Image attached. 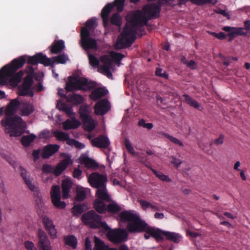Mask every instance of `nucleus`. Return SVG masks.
<instances>
[{"instance_id": "2f4dec72", "label": "nucleus", "mask_w": 250, "mask_h": 250, "mask_svg": "<svg viewBox=\"0 0 250 250\" xmlns=\"http://www.w3.org/2000/svg\"><path fill=\"white\" fill-rule=\"evenodd\" d=\"M36 136L33 134L29 135H24L21 138V143L24 146H29L31 143L36 138Z\"/></svg>"}, {"instance_id": "4be33fe9", "label": "nucleus", "mask_w": 250, "mask_h": 250, "mask_svg": "<svg viewBox=\"0 0 250 250\" xmlns=\"http://www.w3.org/2000/svg\"><path fill=\"white\" fill-rule=\"evenodd\" d=\"M145 232L150 234L151 236L153 237L158 242L162 241L164 239V231L160 229H156L148 225Z\"/></svg>"}, {"instance_id": "a211bd4d", "label": "nucleus", "mask_w": 250, "mask_h": 250, "mask_svg": "<svg viewBox=\"0 0 250 250\" xmlns=\"http://www.w3.org/2000/svg\"><path fill=\"white\" fill-rule=\"evenodd\" d=\"M60 146L58 145H47L45 146L41 151V156L43 159H48L56 153Z\"/></svg>"}, {"instance_id": "774afa93", "label": "nucleus", "mask_w": 250, "mask_h": 250, "mask_svg": "<svg viewBox=\"0 0 250 250\" xmlns=\"http://www.w3.org/2000/svg\"><path fill=\"white\" fill-rule=\"evenodd\" d=\"M82 174V171L79 168H76L73 171V176L75 178L79 179Z\"/></svg>"}, {"instance_id": "09e8293b", "label": "nucleus", "mask_w": 250, "mask_h": 250, "mask_svg": "<svg viewBox=\"0 0 250 250\" xmlns=\"http://www.w3.org/2000/svg\"><path fill=\"white\" fill-rule=\"evenodd\" d=\"M88 59L90 64L93 67H97L100 64L99 60L92 54H88Z\"/></svg>"}, {"instance_id": "37998d69", "label": "nucleus", "mask_w": 250, "mask_h": 250, "mask_svg": "<svg viewBox=\"0 0 250 250\" xmlns=\"http://www.w3.org/2000/svg\"><path fill=\"white\" fill-rule=\"evenodd\" d=\"M110 56L112 59V62H120L125 57L123 54L120 53H116L114 52H111L110 54Z\"/></svg>"}, {"instance_id": "6e6552de", "label": "nucleus", "mask_w": 250, "mask_h": 250, "mask_svg": "<svg viewBox=\"0 0 250 250\" xmlns=\"http://www.w3.org/2000/svg\"><path fill=\"white\" fill-rule=\"evenodd\" d=\"M102 217L94 210H90L84 213L82 216L83 222L92 229H102L105 231L109 229L105 222L101 221Z\"/></svg>"}, {"instance_id": "052dcab7", "label": "nucleus", "mask_w": 250, "mask_h": 250, "mask_svg": "<svg viewBox=\"0 0 250 250\" xmlns=\"http://www.w3.org/2000/svg\"><path fill=\"white\" fill-rule=\"evenodd\" d=\"M125 145L129 152H130V153H131L132 154H135V150H134L133 147H132L129 140L127 138H125Z\"/></svg>"}, {"instance_id": "69168bd1", "label": "nucleus", "mask_w": 250, "mask_h": 250, "mask_svg": "<svg viewBox=\"0 0 250 250\" xmlns=\"http://www.w3.org/2000/svg\"><path fill=\"white\" fill-rule=\"evenodd\" d=\"M210 35L216 37L219 40H224L226 38V35L223 32H219L218 33H216L215 32H210Z\"/></svg>"}, {"instance_id": "49530a36", "label": "nucleus", "mask_w": 250, "mask_h": 250, "mask_svg": "<svg viewBox=\"0 0 250 250\" xmlns=\"http://www.w3.org/2000/svg\"><path fill=\"white\" fill-rule=\"evenodd\" d=\"M83 207H84V205H79L74 206L72 208L73 214L75 216H78L81 214L84 210Z\"/></svg>"}, {"instance_id": "c9c22d12", "label": "nucleus", "mask_w": 250, "mask_h": 250, "mask_svg": "<svg viewBox=\"0 0 250 250\" xmlns=\"http://www.w3.org/2000/svg\"><path fill=\"white\" fill-rule=\"evenodd\" d=\"M94 242L95 243L94 250H106L107 246L104 242L96 236L94 237Z\"/></svg>"}, {"instance_id": "338daca9", "label": "nucleus", "mask_w": 250, "mask_h": 250, "mask_svg": "<svg viewBox=\"0 0 250 250\" xmlns=\"http://www.w3.org/2000/svg\"><path fill=\"white\" fill-rule=\"evenodd\" d=\"M138 201L143 210H145L148 208V204H149V202L141 199H138Z\"/></svg>"}, {"instance_id": "f3484780", "label": "nucleus", "mask_w": 250, "mask_h": 250, "mask_svg": "<svg viewBox=\"0 0 250 250\" xmlns=\"http://www.w3.org/2000/svg\"><path fill=\"white\" fill-rule=\"evenodd\" d=\"M223 30L228 33V36L229 37V42H231L236 37L238 36H246L247 32L244 31L243 28L231 27L230 26H224L222 28Z\"/></svg>"}, {"instance_id": "680f3d73", "label": "nucleus", "mask_w": 250, "mask_h": 250, "mask_svg": "<svg viewBox=\"0 0 250 250\" xmlns=\"http://www.w3.org/2000/svg\"><path fill=\"white\" fill-rule=\"evenodd\" d=\"M138 125L141 126H143L144 128H146L148 129H150L153 127V124L152 123H145V121L144 119H141L138 122Z\"/></svg>"}, {"instance_id": "cd10ccee", "label": "nucleus", "mask_w": 250, "mask_h": 250, "mask_svg": "<svg viewBox=\"0 0 250 250\" xmlns=\"http://www.w3.org/2000/svg\"><path fill=\"white\" fill-rule=\"evenodd\" d=\"M96 195L98 198V199L101 201H105L106 202L110 201V197L107 193L106 186L97 189Z\"/></svg>"}, {"instance_id": "9d476101", "label": "nucleus", "mask_w": 250, "mask_h": 250, "mask_svg": "<svg viewBox=\"0 0 250 250\" xmlns=\"http://www.w3.org/2000/svg\"><path fill=\"white\" fill-rule=\"evenodd\" d=\"M107 237L109 240L115 244H119L125 241L127 237V234L125 229H109L107 230Z\"/></svg>"}, {"instance_id": "423d86ee", "label": "nucleus", "mask_w": 250, "mask_h": 250, "mask_svg": "<svg viewBox=\"0 0 250 250\" xmlns=\"http://www.w3.org/2000/svg\"><path fill=\"white\" fill-rule=\"evenodd\" d=\"M120 221H128L127 229L131 232H141L146 231L148 224L140 216L131 211H124L119 215Z\"/></svg>"}, {"instance_id": "f8f14e48", "label": "nucleus", "mask_w": 250, "mask_h": 250, "mask_svg": "<svg viewBox=\"0 0 250 250\" xmlns=\"http://www.w3.org/2000/svg\"><path fill=\"white\" fill-rule=\"evenodd\" d=\"M44 211H42V210L39 211V215L42 219L46 230L48 232L51 238L55 239L57 237V229H55V226L54 225L53 221L47 216L44 215Z\"/></svg>"}, {"instance_id": "4468645a", "label": "nucleus", "mask_w": 250, "mask_h": 250, "mask_svg": "<svg viewBox=\"0 0 250 250\" xmlns=\"http://www.w3.org/2000/svg\"><path fill=\"white\" fill-rule=\"evenodd\" d=\"M87 110H79L80 117L83 123L84 129L88 132L92 131L96 124L91 116L87 113Z\"/></svg>"}, {"instance_id": "a19ab883", "label": "nucleus", "mask_w": 250, "mask_h": 250, "mask_svg": "<svg viewBox=\"0 0 250 250\" xmlns=\"http://www.w3.org/2000/svg\"><path fill=\"white\" fill-rule=\"evenodd\" d=\"M151 170L154 173V174L160 180L163 181L171 182V179L169 178L168 176H167L162 172L157 171L152 168H150Z\"/></svg>"}, {"instance_id": "a18cd8bd", "label": "nucleus", "mask_w": 250, "mask_h": 250, "mask_svg": "<svg viewBox=\"0 0 250 250\" xmlns=\"http://www.w3.org/2000/svg\"><path fill=\"white\" fill-rule=\"evenodd\" d=\"M54 135L57 137L58 140L61 141H66L69 138V135L67 133L61 131H55L54 132Z\"/></svg>"}, {"instance_id": "3c124183", "label": "nucleus", "mask_w": 250, "mask_h": 250, "mask_svg": "<svg viewBox=\"0 0 250 250\" xmlns=\"http://www.w3.org/2000/svg\"><path fill=\"white\" fill-rule=\"evenodd\" d=\"M166 138L168 139L171 142L175 144L178 145L180 146H183L184 145L179 139L170 136V135L164 133L163 134Z\"/></svg>"}, {"instance_id": "6e6d98bb", "label": "nucleus", "mask_w": 250, "mask_h": 250, "mask_svg": "<svg viewBox=\"0 0 250 250\" xmlns=\"http://www.w3.org/2000/svg\"><path fill=\"white\" fill-rule=\"evenodd\" d=\"M42 170L44 173H53L54 174V168L48 164H44L42 167Z\"/></svg>"}, {"instance_id": "bb28decb", "label": "nucleus", "mask_w": 250, "mask_h": 250, "mask_svg": "<svg viewBox=\"0 0 250 250\" xmlns=\"http://www.w3.org/2000/svg\"><path fill=\"white\" fill-rule=\"evenodd\" d=\"M33 191H34L35 201L38 207V209H37L38 213H39V211L41 210H42V211H44V212H45L46 209L44 207L41 193L38 190L36 189V188Z\"/></svg>"}, {"instance_id": "f257e3e1", "label": "nucleus", "mask_w": 250, "mask_h": 250, "mask_svg": "<svg viewBox=\"0 0 250 250\" xmlns=\"http://www.w3.org/2000/svg\"><path fill=\"white\" fill-rule=\"evenodd\" d=\"M94 82L88 81L83 77L70 76L68 81L66 83L65 89L67 92L77 90H82L84 91L92 90L89 97V98L96 101L105 96L108 93V90L104 87H98Z\"/></svg>"}, {"instance_id": "9b49d317", "label": "nucleus", "mask_w": 250, "mask_h": 250, "mask_svg": "<svg viewBox=\"0 0 250 250\" xmlns=\"http://www.w3.org/2000/svg\"><path fill=\"white\" fill-rule=\"evenodd\" d=\"M88 181L92 187L98 189L106 186L107 179L106 176L94 172L89 176Z\"/></svg>"}, {"instance_id": "5701e85b", "label": "nucleus", "mask_w": 250, "mask_h": 250, "mask_svg": "<svg viewBox=\"0 0 250 250\" xmlns=\"http://www.w3.org/2000/svg\"><path fill=\"white\" fill-rule=\"evenodd\" d=\"M64 42L63 40L54 41L49 47L52 54H57L62 52L64 48Z\"/></svg>"}, {"instance_id": "dca6fc26", "label": "nucleus", "mask_w": 250, "mask_h": 250, "mask_svg": "<svg viewBox=\"0 0 250 250\" xmlns=\"http://www.w3.org/2000/svg\"><path fill=\"white\" fill-rule=\"evenodd\" d=\"M38 248L40 250H46L51 249L50 241L46 233L42 229L38 230Z\"/></svg>"}, {"instance_id": "79ce46f5", "label": "nucleus", "mask_w": 250, "mask_h": 250, "mask_svg": "<svg viewBox=\"0 0 250 250\" xmlns=\"http://www.w3.org/2000/svg\"><path fill=\"white\" fill-rule=\"evenodd\" d=\"M33 77L30 75H27L24 78L22 85H24L25 89L30 88L33 83Z\"/></svg>"}, {"instance_id": "c85d7f7f", "label": "nucleus", "mask_w": 250, "mask_h": 250, "mask_svg": "<svg viewBox=\"0 0 250 250\" xmlns=\"http://www.w3.org/2000/svg\"><path fill=\"white\" fill-rule=\"evenodd\" d=\"M111 104L106 98L98 100L94 106V109H110Z\"/></svg>"}, {"instance_id": "e2e57ef3", "label": "nucleus", "mask_w": 250, "mask_h": 250, "mask_svg": "<svg viewBox=\"0 0 250 250\" xmlns=\"http://www.w3.org/2000/svg\"><path fill=\"white\" fill-rule=\"evenodd\" d=\"M171 161H170V163L172 164H173L177 168H178L182 163V161L181 160L176 158L174 156H171Z\"/></svg>"}, {"instance_id": "72a5a7b5", "label": "nucleus", "mask_w": 250, "mask_h": 250, "mask_svg": "<svg viewBox=\"0 0 250 250\" xmlns=\"http://www.w3.org/2000/svg\"><path fill=\"white\" fill-rule=\"evenodd\" d=\"M110 22L112 24L120 27L122 23V18L118 13H115L110 18Z\"/></svg>"}, {"instance_id": "603ef678", "label": "nucleus", "mask_w": 250, "mask_h": 250, "mask_svg": "<svg viewBox=\"0 0 250 250\" xmlns=\"http://www.w3.org/2000/svg\"><path fill=\"white\" fill-rule=\"evenodd\" d=\"M192 3L197 5H202L207 3H215L217 0H191Z\"/></svg>"}, {"instance_id": "e433bc0d", "label": "nucleus", "mask_w": 250, "mask_h": 250, "mask_svg": "<svg viewBox=\"0 0 250 250\" xmlns=\"http://www.w3.org/2000/svg\"><path fill=\"white\" fill-rule=\"evenodd\" d=\"M164 235L166 236L167 238L175 243H178L180 241V236L178 234L174 232H170L168 231H164Z\"/></svg>"}, {"instance_id": "4d7b16f0", "label": "nucleus", "mask_w": 250, "mask_h": 250, "mask_svg": "<svg viewBox=\"0 0 250 250\" xmlns=\"http://www.w3.org/2000/svg\"><path fill=\"white\" fill-rule=\"evenodd\" d=\"M156 75L165 78L166 79H168V75L167 74L166 71H163L160 68H156L155 71Z\"/></svg>"}, {"instance_id": "58836bf2", "label": "nucleus", "mask_w": 250, "mask_h": 250, "mask_svg": "<svg viewBox=\"0 0 250 250\" xmlns=\"http://www.w3.org/2000/svg\"><path fill=\"white\" fill-rule=\"evenodd\" d=\"M96 19L94 18H92L88 20L85 22V28H86L90 32L94 30L96 26Z\"/></svg>"}, {"instance_id": "6ab92c4d", "label": "nucleus", "mask_w": 250, "mask_h": 250, "mask_svg": "<svg viewBox=\"0 0 250 250\" xmlns=\"http://www.w3.org/2000/svg\"><path fill=\"white\" fill-rule=\"evenodd\" d=\"M92 145L99 148H107L109 146L110 142L106 136L100 135L91 140Z\"/></svg>"}, {"instance_id": "473e14b6", "label": "nucleus", "mask_w": 250, "mask_h": 250, "mask_svg": "<svg viewBox=\"0 0 250 250\" xmlns=\"http://www.w3.org/2000/svg\"><path fill=\"white\" fill-rule=\"evenodd\" d=\"M94 207L95 210L99 213H103L106 210L105 205L99 199H96L94 201Z\"/></svg>"}, {"instance_id": "864d4df0", "label": "nucleus", "mask_w": 250, "mask_h": 250, "mask_svg": "<svg viewBox=\"0 0 250 250\" xmlns=\"http://www.w3.org/2000/svg\"><path fill=\"white\" fill-rule=\"evenodd\" d=\"M56 108L58 109H71V108L68 107V104L63 101V100H60L58 101L56 104Z\"/></svg>"}, {"instance_id": "c756f323", "label": "nucleus", "mask_w": 250, "mask_h": 250, "mask_svg": "<svg viewBox=\"0 0 250 250\" xmlns=\"http://www.w3.org/2000/svg\"><path fill=\"white\" fill-rule=\"evenodd\" d=\"M20 168L21 176L23 179L25 183L27 185L28 188L31 190L33 191L36 188V187L33 184H32L29 177L28 176L27 171L21 167H20Z\"/></svg>"}, {"instance_id": "b1692460", "label": "nucleus", "mask_w": 250, "mask_h": 250, "mask_svg": "<svg viewBox=\"0 0 250 250\" xmlns=\"http://www.w3.org/2000/svg\"><path fill=\"white\" fill-rule=\"evenodd\" d=\"M70 161V158L68 157L58 163L56 167L54 168V175L56 176L61 175L62 171L66 168Z\"/></svg>"}, {"instance_id": "ddd939ff", "label": "nucleus", "mask_w": 250, "mask_h": 250, "mask_svg": "<svg viewBox=\"0 0 250 250\" xmlns=\"http://www.w3.org/2000/svg\"><path fill=\"white\" fill-rule=\"evenodd\" d=\"M50 196L52 202L54 206L58 208H63L66 204L64 202L61 201V194L60 188L58 185L53 186L50 190Z\"/></svg>"}, {"instance_id": "412c9836", "label": "nucleus", "mask_w": 250, "mask_h": 250, "mask_svg": "<svg viewBox=\"0 0 250 250\" xmlns=\"http://www.w3.org/2000/svg\"><path fill=\"white\" fill-rule=\"evenodd\" d=\"M79 161L82 165L88 168L96 169L99 167L98 164L93 159L88 157L85 155H81L79 158Z\"/></svg>"}, {"instance_id": "0e129e2a", "label": "nucleus", "mask_w": 250, "mask_h": 250, "mask_svg": "<svg viewBox=\"0 0 250 250\" xmlns=\"http://www.w3.org/2000/svg\"><path fill=\"white\" fill-rule=\"evenodd\" d=\"M24 245L27 250H37L34 244L31 241L24 242Z\"/></svg>"}, {"instance_id": "13d9d810", "label": "nucleus", "mask_w": 250, "mask_h": 250, "mask_svg": "<svg viewBox=\"0 0 250 250\" xmlns=\"http://www.w3.org/2000/svg\"><path fill=\"white\" fill-rule=\"evenodd\" d=\"M51 137V132L47 130H44L42 131L39 135V137L41 139H49Z\"/></svg>"}, {"instance_id": "7ed1b4c3", "label": "nucleus", "mask_w": 250, "mask_h": 250, "mask_svg": "<svg viewBox=\"0 0 250 250\" xmlns=\"http://www.w3.org/2000/svg\"><path fill=\"white\" fill-rule=\"evenodd\" d=\"M5 111L6 117L1 120V123L5 127L6 133L11 137L21 136L25 131L26 123L16 115L17 110Z\"/></svg>"}, {"instance_id": "c03bdc74", "label": "nucleus", "mask_w": 250, "mask_h": 250, "mask_svg": "<svg viewBox=\"0 0 250 250\" xmlns=\"http://www.w3.org/2000/svg\"><path fill=\"white\" fill-rule=\"evenodd\" d=\"M86 198L85 191L82 189H79L77 190L75 200L77 201H83Z\"/></svg>"}, {"instance_id": "39448f33", "label": "nucleus", "mask_w": 250, "mask_h": 250, "mask_svg": "<svg viewBox=\"0 0 250 250\" xmlns=\"http://www.w3.org/2000/svg\"><path fill=\"white\" fill-rule=\"evenodd\" d=\"M161 2L158 0L157 3H149L142 8V11L136 10L134 13V21L136 22H142L146 25L148 21L159 17L161 11Z\"/></svg>"}, {"instance_id": "2eb2a0df", "label": "nucleus", "mask_w": 250, "mask_h": 250, "mask_svg": "<svg viewBox=\"0 0 250 250\" xmlns=\"http://www.w3.org/2000/svg\"><path fill=\"white\" fill-rule=\"evenodd\" d=\"M66 114L70 117L71 120H67L63 123V127L65 130L77 128L81 125L79 120H77L73 113V110H64Z\"/></svg>"}, {"instance_id": "f704fd0d", "label": "nucleus", "mask_w": 250, "mask_h": 250, "mask_svg": "<svg viewBox=\"0 0 250 250\" xmlns=\"http://www.w3.org/2000/svg\"><path fill=\"white\" fill-rule=\"evenodd\" d=\"M101 61L103 63L99 68H103V67L111 68L112 64V60L110 56L104 55L101 57Z\"/></svg>"}, {"instance_id": "0eeeda50", "label": "nucleus", "mask_w": 250, "mask_h": 250, "mask_svg": "<svg viewBox=\"0 0 250 250\" xmlns=\"http://www.w3.org/2000/svg\"><path fill=\"white\" fill-rule=\"evenodd\" d=\"M67 60L68 58L64 54L49 58L42 53H38L33 56H29L27 59V63L32 65L41 63L45 66H50L53 67L55 63L64 64Z\"/></svg>"}, {"instance_id": "aec40b11", "label": "nucleus", "mask_w": 250, "mask_h": 250, "mask_svg": "<svg viewBox=\"0 0 250 250\" xmlns=\"http://www.w3.org/2000/svg\"><path fill=\"white\" fill-rule=\"evenodd\" d=\"M114 6L111 3H107L102 9L101 15L103 21L104 26L107 28L109 26V14L113 8Z\"/></svg>"}, {"instance_id": "1a4fd4ad", "label": "nucleus", "mask_w": 250, "mask_h": 250, "mask_svg": "<svg viewBox=\"0 0 250 250\" xmlns=\"http://www.w3.org/2000/svg\"><path fill=\"white\" fill-rule=\"evenodd\" d=\"M81 45L84 50H97V42L96 40L90 37L89 31L86 28L82 27L81 31Z\"/></svg>"}, {"instance_id": "ea45409f", "label": "nucleus", "mask_w": 250, "mask_h": 250, "mask_svg": "<svg viewBox=\"0 0 250 250\" xmlns=\"http://www.w3.org/2000/svg\"><path fill=\"white\" fill-rule=\"evenodd\" d=\"M107 209L110 213H117L121 210V208L117 204L110 203L107 205Z\"/></svg>"}, {"instance_id": "a878e982", "label": "nucleus", "mask_w": 250, "mask_h": 250, "mask_svg": "<svg viewBox=\"0 0 250 250\" xmlns=\"http://www.w3.org/2000/svg\"><path fill=\"white\" fill-rule=\"evenodd\" d=\"M72 186V183L69 179H65L62 181V196L63 199L68 198L70 196L69 192Z\"/></svg>"}, {"instance_id": "f03ea898", "label": "nucleus", "mask_w": 250, "mask_h": 250, "mask_svg": "<svg viewBox=\"0 0 250 250\" xmlns=\"http://www.w3.org/2000/svg\"><path fill=\"white\" fill-rule=\"evenodd\" d=\"M26 62L25 57L21 56L13 60L9 65H5L0 70V86L7 84L9 78L12 85H17L19 84L23 76L24 72L20 71L18 73L16 72L21 68Z\"/></svg>"}, {"instance_id": "bf43d9fd", "label": "nucleus", "mask_w": 250, "mask_h": 250, "mask_svg": "<svg viewBox=\"0 0 250 250\" xmlns=\"http://www.w3.org/2000/svg\"><path fill=\"white\" fill-rule=\"evenodd\" d=\"M103 68H99L101 72L104 75H106L108 78L111 79L112 77V73L110 71L111 68L108 67H103Z\"/></svg>"}, {"instance_id": "7c9ffc66", "label": "nucleus", "mask_w": 250, "mask_h": 250, "mask_svg": "<svg viewBox=\"0 0 250 250\" xmlns=\"http://www.w3.org/2000/svg\"><path fill=\"white\" fill-rule=\"evenodd\" d=\"M182 98L183 100L192 107L197 108L200 107V104L188 95L184 94Z\"/></svg>"}, {"instance_id": "5fc2aeb1", "label": "nucleus", "mask_w": 250, "mask_h": 250, "mask_svg": "<svg viewBox=\"0 0 250 250\" xmlns=\"http://www.w3.org/2000/svg\"><path fill=\"white\" fill-rule=\"evenodd\" d=\"M224 135L222 134H220L218 138L212 140L209 145L211 146L213 144H215L216 146L222 145L224 143Z\"/></svg>"}, {"instance_id": "8fccbe9b", "label": "nucleus", "mask_w": 250, "mask_h": 250, "mask_svg": "<svg viewBox=\"0 0 250 250\" xmlns=\"http://www.w3.org/2000/svg\"><path fill=\"white\" fill-rule=\"evenodd\" d=\"M19 104V101L17 99H15L9 103L5 109H18Z\"/></svg>"}, {"instance_id": "393cba45", "label": "nucleus", "mask_w": 250, "mask_h": 250, "mask_svg": "<svg viewBox=\"0 0 250 250\" xmlns=\"http://www.w3.org/2000/svg\"><path fill=\"white\" fill-rule=\"evenodd\" d=\"M83 98L77 94H68L66 96V101L74 105H80L83 102Z\"/></svg>"}, {"instance_id": "de8ad7c7", "label": "nucleus", "mask_w": 250, "mask_h": 250, "mask_svg": "<svg viewBox=\"0 0 250 250\" xmlns=\"http://www.w3.org/2000/svg\"><path fill=\"white\" fill-rule=\"evenodd\" d=\"M125 2V0H115L114 2L112 4L114 7L117 8V10L118 12H121L124 9Z\"/></svg>"}, {"instance_id": "20e7f679", "label": "nucleus", "mask_w": 250, "mask_h": 250, "mask_svg": "<svg viewBox=\"0 0 250 250\" xmlns=\"http://www.w3.org/2000/svg\"><path fill=\"white\" fill-rule=\"evenodd\" d=\"M144 25L142 22H135L133 14L129 22L127 23L125 26L123 32L115 44V48L116 49H120L130 46L135 39L136 28Z\"/></svg>"}, {"instance_id": "4c0bfd02", "label": "nucleus", "mask_w": 250, "mask_h": 250, "mask_svg": "<svg viewBox=\"0 0 250 250\" xmlns=\"http://www.w3.org/2000/svg\"><path fill=\"white\" fill-rule=\"evenodd\" d=\"M64 240L65 244L71 247L73 249H75L77 245V239L73 235L64 237Z\"/></svg>"}]
</instances>
